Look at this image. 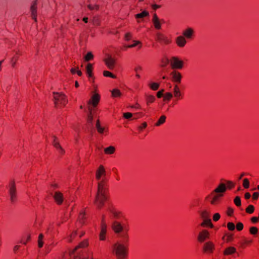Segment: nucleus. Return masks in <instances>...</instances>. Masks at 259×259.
<instances>
[{"label": "nucleus", "instance_id": "nucleus-58", "mask_svg": "<svg viewBox=\"0 0 259 259\" xmlns=\"http://www.w3.org/2000/svg\"><path fill=\"white\" fill-rule=\"evenodd\" d=\"M146 126H147V123H146V122H143V123L142 124L141 126H140L139 127V129L140 130H141H141H142L143 128H145Z\"/></svg>", "mask_w": 259, "mask_h": 259}, {"label": "nucleus", "instance_id": "nucleus-17", "mask_svg": "<svg viewBox=\"0 0 259 259\" xmlns=\"http://www.w3.org/2000/svg\"><path fill=\"white\" fill-rule=\"evenodd\" d=\"M226 185L223 183H221L213 191L215 193L223 194V193L226 191Z\"/></svg>", "mask_w": 259, "mask_h": 259}, {"label": "nucleus", "instance_id": "nucleus-52", "mask_svg": "<svg viewBox=\"0 0 259 259\" xmlns=\"http://www.w3.org/2000/svg\"><path fill=\"white\" fill-rule=\"evenodd\" d=\"M163 92H164V90H161L159 91H158L157 93V97L159 98H161V97L163 96Z\"/></svg>", "mask_w": 259, "mask_h": 259}, {"label": "nucleus", "instance_id": "nucleus-41", "mask_svg": "<svg viewBox=\"0 0 259 259\" xmlns=\"http://www.w3.org/2000/svg\"><path fill=\"white\" fill-rule=\"evenodd\" d=\"M258 230L256 227H251L249 229V232L252 235H255L257 233Z\"/></svg>", "mask_w": 259, "mask_h": 259}, {"label": "nucleus", "instance_id": "nucleus-10", "mask_svg": "<svg viewBox=\"0 0 259 259\" xmlns=\"http://www.w3.org/2000/svg\"><path fill=\"white\" fill-rule=\"evenodd\" d=\"M214 248V245L211 241L206 242L203 246V250L206 253H212Z\"/></svg>", "mask_w": 259, "mask_h": 259}, {"label": "nucleus", "instance_id": "nucleus-5", "mask_svg": "<svg viewBox=\"0 0 259 259\" xmlns=\"http://www.w3.org/2000/svg\"><path fill=\"white\" fill-rule=\"evenodd\" d=\"M9 194L10 195V199L12 203H14L16 199V188L14 181H12L9 186Z\"/></svg>", "mask_w": 259, "mask_h": 259}, {"label": "nucleus", "instance_id": "nucleus-22", "mask_svg": "<svg viewBox=\"0 0 259 259\" xmlns=\"http://www.w3.org/2000/svg\"><path fill=\"white\" fill-rule=\"evenodd\" d=\"M100 100V96L98 94H95L92 97V100L89 101V104H92L93 106H96Z\"/></svg>", "mask_w": 259, "mask_h": 259}, {"label": "nucleus", "instance_id": "nucleus-23", "mask_svg": "<svg viewBox=\"0 0 259 259\" xmlns=\"http://www.w3.org/2000/svg\"><path fill=\"white\" fill-rule=\"evenodd\" d=\"M53 144L55 147L59 150V152L61 154H63L64 152V150L62 148V147L59 145L58 142L57 141V138L55 136L53 137Z\"/></svg>", "mask_w": 259, "mask_h": 259}, {"label": "nucleus", "instance_id": "nucleus-33", "mask_svg": "<svg viewBox=\"0 0 259 259\" xmlns=\"http://www.w3.org/2000/svg\"><path fill=\"white\" fill-rule=\"evenodd\" d=\"M96 126L97 130L99 133H100V134L103 133V132L104 131V128L102 127L101 126L99 120H97Z\"/></svg>", "mask_w": 259, "mask_h": 259}, {"label": "nucleus", "instance_id": "nucleus-49", "mask_svg": "<svg viewBox=\"0 0 259 259\" xmlns=\"http://www.w3.org/2000/svg\"><path fill=\"white\" fill-rule=\"evenodd\" d=\"M133 114L130 112L124 113L123 114V117L126 119H130L132 117Z\"/></svg>", "mask_w": 259, "mask_h": 259}, {"label": "nucleus", "instance_id": "nucleus-21", "mask_svg": "<svg viewBox=\"0 0 259 259\" xmlns=\"http://www.w3.org/2000/svg\"><path fill=\"white\" fill-rule=\"evenodd\" d=\"M173 95L177 99H180L182 96V93L180 91V88L178 84H175L173 89Z\"/></svg>", "mask_w": 259, "mask_h": 259}, {"label": "nucleus", "instance_id": "nucleus-48", "mask_svg": "<svg viewBox=\"0 0 259 259\" xmlns=\"http://www.w3.org/2000/svg\"><path fill=\"white\" fill-rule=\"evenodd\" d=\"M220 218V214L219 213L214 214L213 216V220L215 222L218 221Z\"/></svg>", "mask_w": 259, "mask_h": 259}, {"label": "nucleus", "instance_id": "nucleus-64", "mask_svg": "<svg viewBox=\"0 0 259 259\" xmlns=\"http://www.w3.org/2000/svg\"><path fill=\"white\" fill-rule=\"evenodd\" d=\"M233 212V210L231 208H229L228 209V214L229 215H231V214Z\"/></svg>", "mask_w": 259, "mask_h": 259}, {"label": "nucleus", "instance_id": "nucleus-26", "mask_svg": "<svg viewBox=\"0 0 259 259\" xmlns=\"http://www.w3.org/2000/svg\"><path fill=\"white\" fill-rule=\"evenodd\" d=\"M236 251V249L233 247H229L227 248L224 251V254L226 255H229L234 253Z\"/></svg>", "mask_w": 259, "mask_h": 259}, {"label": "nucleus", "instance_id": "nucleus-14", "mask_svg": "<svg viewBox=\"0 0 259 259\" xmlns=\"http://www.w3.org/2000/svg\"><path fill=\"white\" fill-rule=\"evenodd\" d=\"M104 62L109 69H113L115 60L113 58L109 56L108 58L104 59Z\"/></svg>", "mask_w": 259, "mask_h": 259}, {"label": "nucleus", "instance_id": "nucleus-19", "mask_svg": "<svg viewBox=\"0 0 259 259\" xmlns=\"http://www.w3.org/2000/svg\"><path fill=\"white\" fill-rule=\"evenodd\" d=\"M186 42L185 38L183 36H179L176 39V43L180 47H184Z\"/></svg>", "mask_w": 259, "mask_h": 259}, {"label": "nucleus", "instance_id": "nucleus-3", "mask_svg": "<svg viewBox=\"0 0 259 259\" xmlns=\"http://www.w3.org/2000/svg\"><path fill=\"white\" fill-rule=\"evenodd\" d=\"M54 99L56 107L59 105H65L67 102L65 96L58 93H54Z\"/></svg>", "mask_w": 259, "mask_h": 259}, {"label": "nucleus", "instance_id": "nucleus-11", "mask_svg": "<svg viewBox=\"0 0 259 259\" xmlns=\"http://www.w3.org/2000/svg\"><path fill=\"white\" fill-rule=\"evenodd\" d=\"M108 210L111 220L118 219L120 217V212L114 208H109Z\"/></svg>", "mask_w": 259, "mask_h": 259}, {"label": "nucleus", "instance_id": "nucleus-50", "mask_svg": "<svg viewBox=\"0 0 259 259\" xmlns=\"http://www.w3.org/2000/svg\"><path fill=\"white\" fill-rule=\"evenodd\" d=\"M76 231H75L73 232H72V234L70 235V236L68 238V241L71 242L72 240V238L76 235Z\"/></svg>", "mask_w": 259, "mask_h": 259}, {"label": "nucleus", "instance_id": "nucleus-35", "mask_svg": "<svg viewBox=\"0 0 259 259\" xmlns=\"http://www.w3.org/2000/svg\"><path fill=\"white\" fill-rule=\"evenodd\" d=\"M149 86L152 90L156 91L158 89L159 84L158 83L152 82L149 84Z\"/></svg>", "mask_w": 259, "mask_h": 259}, {"label": "nucleus", "instance_id": "nucleus-1", "mask_svg": "<svg viewBox=\"0 0 259 259\" xmlns=\"http://www.w3.org/2000/svg\"><path fill=\"white\" fill-rule=\"evenodd\" d=\"M107 188L103 181L98 183V191L94 200V203L98 208L101 209L107 199Z\"/></svg>", "mask_w": 259, "mask_h": 259}, {"label": "nucleus", "instance_id": "nucleus-36", "mask_svg": "<svg viewBox=\"0 0 259 259\" xmlns=\"http://www.w3.org/2000/svg\"><path fill=\"white\" fill-rule=\"evenodd\" d=\"M200 216L204 220L209 218V213L206 210H203L200 212Z\"/></svg>", "mask_w": 259, "mask_h": 259}, {"label": "nucleus", "instance_id": "nucleus-2", "mask_svg": "<svg viewBox=\"0 0 259 259\" xmlns=\"http://www.w3.org/2000/svg\"><path fill=\"white\" fill-rule=\"evenodd\" d=\"M113 252L118 259H123L127 254V248L123 244L116 243L113 246Z\"/></svg>", "mask_w": 259, "mask_h": 259}, {"label": "nucleus", "instance_id": "nucleus-12", "mask_svg": "<svg viewBox=\"0 0 259 259\" xmlns=\"http://www.w3.org/2000/svg\"><path fill=\"white\" fill-rule=\"evenodd\" d=\"M170 75L172 77V80L174 82L179 83L181 81L182 76L181 74L176 71H174L171 72Z\"/></svg>", "mask_w": 259, "mask_h": 259}, {"label": "nucleus", "instance_id": "nucleus-56", "mask_svg": "<svg viewBox=\"0 0 259 259\" xmlns=\"http://www.w3.org/2000/svg\"><path fill=\"white\" fill-rule=\"evenodd\" d=\"M93 23L94 25H99V21L98 18H94L93 20Z\"/></svg>", "mask_w": 259, "mask_h": 259}, {"label": "nucleus", "instance_id": "nucleus-55", "mask_svg": "<svg viewBox=\"0 0 259 259\" xmlns=\"http://www.w3.org/2000/svg\"><path fill=\"white\" fill-rule=\"evenodd\" d=\"M227 184L228 185V187L230 189L234 186V184L231 181H227Z\"/></svg>", "mask_w": 259, "mask_h": 259}, {"label": "nucleus", "instance_id": "nucleus-27", "mask_svg": "<svg viewBox=\"0 0 259 259\" xmlns=\"http://www.w3.org/2000/svg\"><path fill=\"white\" fill-rule=\"evenodd\" d=\"M92 69L93 66L91 64L89 63L86 67V72L89 77L92 76Z\"/></svg>", "mask_w": 259, "mask_h": 259}, {"label": "nucleus", "instance_id": "nucleus-60", "mask_svg": "<svg viewBox=\"0 0 259 259\" xmlns=\"http://www.w3.org/2000/svg\"><path fill=\"white\" fill-rule=\"evenodd\" d=\"M258 218L256 217H252L251 219L252 222L253 223H256L258 221Z\"/></svg>", "mask_w": 259, "mask_h": 259}, {"label": "nucleus", "instance_id": "nucleus-53", "mask_svg": "<svg viewBox=\"0 0 259 259\" xmlns=\"http://www.w3.org/2000/svg\"><path fill=\"white\" fill-rule=\"evenodd\" d=\"M88 7L90 9V10H97L98 9V5H95L94 6L91 5H89L88 6Z\"/></svg>", "mask_w": 259, "mask_h": 259}, {"label": "nucleus", "instance_id": "nucleus-20", "mask_svg": "<svg viewBox=\"0 0 259 259\" xmlns=\"http://www.w3.org/2000/svg\"><path fill=\"white\" fill-rule=\"evenodd\" d=\"M53 197L58 204L62 203L63 201V195L61 193L56 192Z\"/></svg>", "mask_w": 259, "mask_h": 259}, {"label": "nucleus", "instance_id": "nucleus-8", "mask_svg": "<svg viewBox=\"0 0 259 259\" xmlns=\"http://www.w3.org/2000/svg\"><path fill=\"white\" fill-rule=\"evenodd\" d=\"M170 63L172 68L181 69L183 66V62L176 57H172Z\"/></svg>", "mask_w": 259, "mask_h": 259}, {"label": "nucleus", "instance_id": "nucleus-13", "mask_svg": "<svg viewBox=\"0 0 259 259\" xmlns=\"http://www.w3.org/2000/svg\"><path fill=\"white\" fill-rule=\"evenodd\" d=\"M111 226L113 230L116 233L121 232L123 230V227L120 223L113 221L112 223Z\"/></svg>", "mask_w": 259, "mask_h": 259}, {"label": "nucleus", "instance_id": "nucleus-57", "mask_svg": "<svg viewBox=\"0 0 259 259\" xmlns=\"http://www.w3.org/2000/svg\"><path fill=\"white\" fill-rule=\"evenodd\" d=\"M259 196V193L258 192H254L252 195V198L253 199H257Z\"/></svg>", "mask_w": 259, "mask_h": 259}, {"label": "nucleus", "instance_id": "nucleus-38", "mask_svg": "<svg viewBox=\"0 0 259 259\" xmlns=\"http://www.w3.org/2000/svg\"><path fill=\"white\" fill-rule=\"evenodd\" d=\"M254 206L252 205H249L246 208V212L248 213H252L254 211Z\"/></svg>", "mask_w": 259, "mask_h": 259}, {"label": "nucleus", "instance_id": "nucleus-63", "mask_svg": "<svg viewBox=\"0 0 259 259\" xmlns=\"http://www.w3.org/2000/svg\"><path fill=\"white\" fill-rule=\"evenodd\" d=\"M152 7L153 9L156 10V9L159 8L160 7V6L158 5H157L156 4H154L152 6Z\"/></svg>", "mask_w": 259, "mask_h": 259}, {"label": "nucleus", "instance_id": "nucleus-28", "mask_svg": "<svg viewBox=\"0 0 259 259\" xmlns=\"http://www.w3.org/2000/svg\"><path fill=\"white\" fill-rule=\"evenodd\" d=\"M44 235L42 234H40L38 236L37 239V244L39 248H41L43 246L44 242H43Z\"/></svg>", "mask_w": 259, "mask_h": 259}, {"label": "nucleus", "instance_id": "nucleus-7", "mask_svg": "<svg viewBox=\"0 0 259 259\" xmlns=\"http://www.w3.org/2000/svg\"><path fill=\"white\" fill-rule=\"evenodd\" d=\"M156 39L162 44L167 45L170 42L167 37L160 32L156 33Z\"/></svg>", "mask_w": 259, "mask_h": 259}, {"label": "nucleus", "instance_id": "nucleus-62", "mask_svg": "<svg viewBox=\"0 0 259 259\" xmlns=\"http://www.w3.org/2000/svg\"><path fill=\"white\" fill-rule=\"evenodd\" d=\"M250 194L248 192H246L245 193V195H244V197L246 199H248L250 198Z\"/></svg>", "mask_w": 259, "mask_h": 259}, {"label": "nucleus", "instance_id": "nucleus-16", "mask_svg": "<svg viewBox=\"0 0 259 259\" xmlns=\"http://www.w3.org/2000/svg\"><path fill=\"white\" fill-rule=\"evenodd\" d=\"M106 175V171L104 166L101 165L99 166V169L96 171V179L98 180H100L102 176H105Z\"/></svg>", "mask_w": 259, "mask_h": 259}, {"label": "nucleus", "instance_id": "nucleus-6", "mask_svg": "<svg viewBox=\"0 0 259 259\" xmlns=\"http://www.w3.org/2000/svg\"><path fill=\"white\" fill-rule=\"evenodd\" d=\"M210 237V233L207 230H201L198 234L197 239L200 243H203Z\"/></svg>", "mask_w": 259, "mask_h": 259}, {"label": "nucleus", "instance_id": "nucleus-47", "mask_svg": "<svg viewBox=\"0 0 259 259\" xmlns=\"http://www.w3.org/2000/svg\"><path fill=\"white\" fill-rule=\"evenodd\" d=\"M236 228L238 231H241L243 228V225L242 223L239 222L236 224Z\"/></svg>", "mask_w": 259, "mask_h": 259}, {"label": "nucleus", "instance_id": "nucleus-61", "mask_svg": "<svg viewBox=\"0 0 259 259\" xmlns=\"http://www.w3.org/2000/svg\"><path fill=\"white\" fill-rule=\"evenodd\" d=\"M20 247V245H15L13 248V250H14V252H16V251L18 249H19Z\"/></svg>", "mask_w": 259, "mask_h": 259}, {"label": "nucleus", "instance_id": "nucleus-9", "mask_svg": "<svg viewBox=\"0 0 259 259\" xmlns=\"http://www.w3.org/2000/svg\"><path fill=\"white\" fill-rule=\"evenodd\" d=\"M223 196V194H220L215 193L213 191L212 192L211 195L206 197V199H208L211 197L210 203L212 205H215L219 202L221 197Z\"/></svg>", "mask_w": 259, "mask_h": 259}, {"label": "nucleus", "instance_id": "nucleus-29", "mask_svg": "<svg viewBox=\"0 0 259 259\" xmlns=\"http://www.w3.org/2000/svg\"><path fill=\"white\" fill-rule=\"evenodd\" d=\"M155 100V97L152 95H146V103L147 105H148L149 103L154 102Z\"/></svg>", "mask_w": 259, "mask_h": 259}, {"label": "nucleus", "instance_id": "nucleus-43", "mask_svg": "<svg viewBox=\"0 0 259 259\" xmlns=\"http://www.w3.org/2000/svg\"><path fill=\"white\" fill-rule=\"evenodd\" d=\"M169 60L167 58L163 59L161 60L162 64L161 66L162 67H165L169 63Z\"/></svg>", "mask_w": 259, "mask_h": 259}, {"label": "nucleus", "instance_id": "nucleus-18", "mask_svg": "<svg viewBox=\"0 0 259 259\" xmlns=\"http://www.w3.org/2000/svg\"><path fill=\"white\" fill-rule=\"evenodd\" d=\"M194 33V31L192 28H188L183 32V34L186 38L190 39L192 37Z\"/></svg>", "mask_w": 259, "mask_h": 259}, {"label": "nucleus", "instance_id": "nucleus-46", "mask_svg": "<svg viewBox=\"0 0 259 259\" xmlns=\"http://www.w3.org/2000/svg\"><path fill=\"white\" fill-rule=\"evenodd\" d=\"M227 227L230 231H233L235 229V225L233 223L229 222L227 224Z\"/></svg>", "mask_w": 259, "mask_h": 259}, {"label": "nucleus", "instance_id": "nucleus-4", "mask_svg": "<svg viewBox=\"0 0 259 259\" xmlns=\"http://www.w3.org/2000/svg\"><path fill=\"white\" fill-rule=\"evenodd\" d=\"M107 224L105 222V215L103 214L101 219V232L100 234V238L101 240H104L105 239V234L106 233Z\"/></svg>", "mask_w": 259, "mask_h": 259}, {"label": "nucleus", "instance_id": "nucleus-54", "mask_svg": "<svg viewBox=\"0 0 259 259\" xmlns=\"http://www.w3.org/2000/svg\"><path fill=\"white\" fill-rule=\"evenodd\" d=\"M30 238H31V236H30V235H28V237H27V239H26V240H25L24 239H23V240H22L21 241V242L22 243L24 244H26L28 240H29L30 239Z\"/></svg>", "mask_w": 259, "mask_h": 259}, {"label": "nucleus", "instance_id": "nucleus-44", "mask_svg": "<svg viewBox=\"0 0 259 259\" xmlns=\"http://www.w3.org/2000/svg\"><path fill=\"white\" fill-rule=\"evenodd\" d=\"M249 183L247 179H244L243 181V186L244 188L247 189L249 187Z\"/></svg>", "mask_w": 259, "mask_h": 259}, {"label": "nucleus", "instance_id": "nucleus-25", "mask_svg": "<svg viewBox=\"0 0 259 259\" xmlns=\"http://www.w3.org/2000/svg\"><path fill=\"white\" fill-rule=\"evenodd\" d=\"M115 148L114 146H110L107 148H105L104 151L106 154H112L115 152Z\"/></svg>", "mask_w": 259, "mask_h": 259}, {"label": "nucleus", "instance_id": "nucleus-34", "mask_svg": "<svg viewBox=\"0 0 259 259\" xmlns=\"http://www.w3.org/2000/svg\"><path fill=\"white\" fill-rule=\"evenodd\" d=\"M121 95V92L118 89H115L112 91V95L113 97H120Z\"/></svg>", "mask_w": 259, "mask_h": 259}, {"label": "nucleus", "instance_id": "nucleus-51", "mask_svg": "<svg viewBox=\"0 0 259 259\" xmlns=\"http://www.w3.org/2000/svg\"><path fill=\"white\" fill-rule=\"evenodd\" d=\"M140 44V41H135V42L133 44L127 46L126 47V48H134V47H136L137 45H138V44Z\"/></svg>", "mask_w": 259, "mask_h": 259}, {"label": "nucleus", "instance_id": "nucleus-30", "mask_svg": "<svg viewBox=\"0 0 259 259\" xmlns=\"http://www.w3.org/2000/svg\"><path fill=\"white\" fill-rule=\"evenodd\" d=\"M149 15V13L146 11H143L141 13H139L136 15V18L139 19L140 18H142L144 17L147 16Z\"/></svg>", "mask_w": 259, "mask_h": 259}, {"label": "nucleus", "instance_id": "nucleus-15", "mask_svg": "<svg viewBox=\"0 0 259 259\" xmlns=\"http://www.w3.org/2000/svg\"><path fill=\"white\" fill-rule=\"evenodd\" d=\"M152 21L153 23L155 28L156 29H160L161 28V21L156 14H153Z\"/></svg>", "mask_w": 259, "mask_h": 259}, {"label": "nucleus", "instance_id": "nucleus-24", "mask_svg": "<svg viewBox=\"0 0 259 259\" xmlns=\"http://www.w3.org/2000/svg\"><path fill=\"white\" fill-rule=\"evenodd\" d=\"M200 225L202 227L207 226L211 228L213 227V225L209 218L204 219L203 222Z\"/></svg>", "mask_w": 259, "mask_h": 259}, {"label": "nucleus", "instance_id": "nucleus-45", "mask_svg": "<svg viewBox=\"0 0 259 259\" xmlns=\"http://www.w3.org/2000/svg\"><path fill=\"white\" fill-rule=\"evenodd\" d=\"M173 96V94L171 93L167 92L164 95V99L169 100Z\"/></svg>", "mask_w": 259, "mask_h": 259}, {"label": "nucleus", "instance_id": "nucleus-39", "mask_svg": "<svg viewBox=\"0 0 259 259\" xmlns=\"http://www.w3.org/2000/svg\"><path fill=\"white\" fill-rule=\"evenodd\" d=\"M94 57L93 55L91 52H88L87 54L84 57L85 60L86 61H89L90 60L92 59Z\"/></svg>", "mask_w": 259, "mask_h": 259}, {"label": "nucleus", "instance_id": "nucleus-40", "mask_svg": "<svg viewBox=\"0 0 259 259\" xmlns=\"http://www.w3.org/2000/svg\"><path fill=\"white\" fill-rule=\"evenodd\" d=\"M84 216H85V213L84 212H81L80 214H79V217H78V220H79V222L80 224H84V221H83V219L84 218Z\"/></svg>", "mask_w": 259, "mask_h": 259}, {"label": "nucleus", "instance_id": "nucleus-37", "mask_svg": "<svg viewBox=\"0 0 259 259\" xmlns=\"http://www.w3.org/2000/svg\"><path fill=\"white\" fill-rule=\"evenodd\" d=\"M103 74L106 77H110L113 78H115L116 76L113 74L112 73L108 71H104L103 72Z\"/></svg>", "mask_w": 259, "mask_h": 259}, {"label": "nucleus", "instance_id": "nucleus-31", "mask_svg": "<svg viewBox=\"0 0 259 259\" xmlns=\"http://www.w3.org/2000/svg\"><path fill=\"white\" fill-rule=\"evenodd\" d=\"M166 117L164 115H162L157 122L155 123V126H158L163 124L165 121Z\"/></svg>", "mask_w": 259, "mask_h": 259}, {"label": "nucleus", "instance_id": "nucleus-59", "mask_svg": "<svg viewBox=\"0 0 259 259\" xmlns=\"http://www.w3.org/2000/svg\"><path fill=\"white\" fill-rule=\"evenodd\" d=\"M131 37V34L130 33H127L125 35V38L126 40H129Z\"/></svg>", "mask_w": 259, "mask_h": 259}, {"label": "nucleus", "instance_id": "nucleus-42", "mask_svg": "<svg viewBox=\"0 0 259 259\" xmlns=\"http://www.w3.org/2000/svg\"><path fill=\"white\" fill-rule=\"evenodd\" d=\"M234 203L237 206L241 205V200L239 196H236L234 200Z\"/></svg>", "mask_w": 259, "mask_h": 259}, {"label": "nucleus", "instance_id": "nucleus-32", "mask_svg": "<svg viewBox=\"0 0 259 259\" xmlns=\"http://www.w3.org/2000/svg\"><path fill=\"white\" fill-rule=\"evenodd\" d=\"M89 110H91L90 108H89ZM93 116L92 114L91 111H90V113H89V114L88 115V117H87V121H88V123L91 125V126H92V125H93Z\"/></svg>", "mask_w": 259, "mask_h": 259}]
</instances>
